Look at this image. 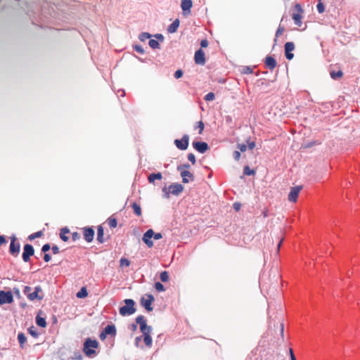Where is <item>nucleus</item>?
I'll return each mask as SVG.
<instances>
[{"instance_id":"obj_45","label":"nucleus","mask_w":360,"mask_h":360,"mask_svg":"<svg viewBox=\"0 0 360 360\" xmlns=\"http://www.w3.org/2000/svg\"><path fill=\"white\" fill-rule=\"evenodd\" d=\"M190 167L191 166L189 164L185 163V164L180 165L177 166V170L181 172V171H183V169H189Z\"/></svg>"},{"instance_id":"obj_63","label":"nucleus","mask_w":360,"mask_h":360,"mask_svg":"<svg viewBox=\"0 0 360 360\" xmlns=\"http://www.w3.org/2000/svg\"><path fill=\"white\" fill-rule=\"evenodd\" d=\"M6 243V238L4 236H0V246Z\"/></svg>"},{"instance_id":"obj_47","label":"nucleus","mask_w":360,"mask_h":360,"mask_svg":"<svg viewBox=\"0 0 360 360\" xmlns=\"http://www.w3.org/2000/svg\"><path fill=\"white\" fill-rule=\"evenodd\" d=\"M32 288L30 286L26 285L24 287L23 293L27 295L28 297V294L31 293Z\"/></svg>"},{"instance_id":"obj_48","label":"nucleus","mask_w":360,"mask_h":360,"mask_svg":"<svg viewBox=\"0 0 360 360\" xmlns=\"http://www.w3.org/2000/svg\"><path fill=\"white\" fill-rule=\"evenodd\" d=\"M188 160L191 162L193 165L195 163V157L193 153L188 154Z\"/></svg>"},{"instance_id":"obj_39","label":"nucleus","mask_w":360,"mask_h":360,"mask_svg":"<svg viewBox=\"0 0 360 360\" xmlns=\"http://www.w3.org/2000/svg\"><path fill=\"white\" fill-rule=\"evenodd\" d=\"M108 224L110 228H115L117 226V221L115 218H109Z\"/></svg>"},{"instance_id":"obj_5","label":"nucleus","mask_w":360,"mask_h":360,"mask_svg":"<svg viewBox=\"0 0 360 360\" xmlns=\"http://www.w3.org/2000/svg\"><path fill=\"white\" fill-rule=\"evenodd\" d=\"M136 322L137 324H139L141 332L143 334L151 333L153 328L150 326L147 325L146 321L143 316L140 315L137 316L136 318Z\"/></svg>"},{"instance_id":"obj_44","label":"nucleus","mask_w":360,"mask_h":360,"mask_svg":"<svg viewBox=\"0 0 360 360\" xmlns=\"http://www.w3.org/2000/svg\"><path fill=\"white\" fill-rule=\"evenodd\" d=\"M215 98V95L214 93L212 92H210L208 93L207 94L205 95L204 99L206 101H213L214 100Z\"/></svg>"},{"instance_id":"obj_33","label":"nucleus","mask_w":360,"mask_h":360,"mask_svg":"<svg viewBox=\"0 0 360 360\" xmlns=\"http://www.w3.org/2000/svg\"><path fill=\"white\" fill-rule=\"evenodd\" d=\"M243 174L247 176L254 175L255 174V171L250 169L249 166L246 165L243 168Z\"/></svg>"},{"instance_id":"obj_49","label":"nucleus","mask_w":360,"mask_h":360,"mask_svg":"<svg viewBox=\"0 0 360 360\" xmlns=\"http://www.w3.org/2000/svg\"><path fill=\"white\" fill-rule=\"evenodd\" d=\"M51 249V246H50V244L49 243H46L44 244L42 248H41V252L46 253V252H48L49 250Z\"/></svg>"},{"instance_id":"obj_51","label":"nucleus","mask_w":360,"mask_h":360,"mask_svg":"<svg viewBox=\"0 0 360 360\" xmlns=\"http://www.w3.org/2000/svg\"><path fill=\"white\" fill-rule=\"evenodd\" d=\"M183 75V71L181 70H177L175 72H174V77L176 79H179L180 77H181Z\"/></svg>"},{"instance_id":"obj_61","label":"nucleus","mask_w":360,"mask_h":360,"mask_svg":"<svg viewBox=\"0 0 360 360\" xmlns=\"http://www.w3.org/2000/svg\"><path fill=\"white\" fill-rule=\"evenodd\" d=\"M142 340V336H138L135 338V346L139 347V342Z\"/></svg>"},{"instance_id":"obj_60","label":"nucleus","mask_w":360,"mask_h":360,"mask_svg":"<svg viewBox=\"0 0 360 360\" xmlns=\"http://www.w3.org/2000/svg\"><path fill=\"white\" fill-rule=\"evenodd\" d=\"M51 259V257L50 256L49 254L48 253H44V260L46 262H50V260Z\"/></svg>"},{"instance_id":"obj_4","label":"nucleus","mask_w":360,"mask_h":360,"mask_svg":"<svg viewBox=\"0 0 360 360\" xmlns=\"http://www.w3.org/2000/svg\"><path fill=\"white\" fill-rule=\"evenodd\" d=\"M295 12L292 13V18L294 20V23L295 25L300 27L302 24V13L304 12L302 6L300 4H296L295 6Z\"/></svg>"},{"instance_id":"obj_29","label":"nucleus","mask_w":360,"mask_h":360,"mask_svg":"<svg viewBox=\"0 0 360 360\" xmlns=\"http://www.w3.org/2000/svg\"><path fill=\"white\" fill-rule=\"evenodd\" d=\"M70 232L69 229L67 227L63 228L60 230V237L62 240L66 242L68 240L69 238L66 236L67 233Z\"/></svg>"},{"instance_id":"obj_42","label":"nucleus","mask_w":360,"mask_h":360,"mask_svg":"<svg viewBox=\"0 0 360 360\" xmlns=\"http://www.w3.org/2000/svg\"><path fill=\"white\" fill-rule=\"evenodd\" d=\"M155 288L159 292H163L165 290L163 284H162L160 282H156L155 283Z\"/></svg>"},{"instance_id":"obj_38","label":"nucleus","mask_w":360,"mask_h":360,"mask_svg":"<svg viewBox=\"0 0 360 360\" xmlns=\"http://www.w3.org/2000/svg\"><path fill=\"white\" fill-rule=\"evenodd\" d=\"M120 264L121 266H129L130 265V261L124 257H122L120 260Z\"/></svg>"},{"instance_id":"obj_25","label":"nucleus","mask_w":360,"mask_h":360,"mask_svg":"<svg viewBox=\"0 0 360 360\" xmlns=\"http://www.w3.org/2000/svg\"><path fill=\"white\" fill-rule=\"evenodd\" d=\"M35 321L37 325L41 328H45L47 325L45 318L40 316L39 314L37 315Z\"/></svg>"},{"instance_id":"obj_14","label":"nucleus","mask_w":360,"mask_h":360,"mask_svg":"<svg viewBox=\"0 0 360 360\" xmlns=\"http://www.w3.org/2000/svg\"><path fill=\"white\" fill-rule=\"evenodd\" d=\"M193 146L200 153H204L209 149L208 144L204 141H194L193 142Z\"/></svg>"},{"instance_id":"obj_43","label":"nucleus","mask_w":360,"mask_h":360,"mask_svg":"<svg viewBox=\"0 0 360 360\" xmlns=\"http://www.w3.org/2000/svg\"><path fill=\"white\" fill-rule=\"evenodd\" d=\"M199 129V134H201L204 129V123L202 121L196 122L195 129Z\"/></svg>"},{"instance_id":"obj_32","label":"nucleus","mask_w":360,"mask_h":360,"mask_svg":"<svg viewBox=\"0 0 360 360\" xmlns=\"http://www.w3.org/2000/svg\"><path fill=\"white\" fill-rule=\"evenodd\" d=\"M88 295V292L86 289L83 287L81 290L77 293V297L78 298H84Z\"/></svg>"},{"instance_id":"obj_41","label":"nucleus","mask_w":360,"mask_h":360,"mask_svg":"<svg viewBox=\"0 0 360 360\" xmlns=\"http://www.w3.org/2000/svg\"><path fill=\"white\" fill-rule=\"evenodd\" d=\"M134 49L140 54H143L145 53V50L141 45L136 44L134 46Z\"/></svg>"},{"instance_id":"obj_22","label":"nucleus","mask_w":360,"mask_h":360,"mask_svg":"<svg viewBox=\"0 0 360 360\" xmlns=\"http://www.w3.org/2000/svg\"><path fill=\"white\" fill-rule=\"evenodd\" d=\"M162 175L161 172L151 173L148 176V181L150 184H155V180H161Z\"/></svg>"},{"instance_id":"obj_2","label":"nucleus","mask_w":360,"mask_h":360,"mask_svg":"<svg viewBox=\"0 0 360 360\" xmlns=\"http://www.w3.org/2000/svg\"><path fill=\"white\" fill-rule=\"evenodd\" d=\"M98 342L96 340L87 338L84 342L83 352L89 357L96 354L95 349L98 348Z\"/></svg>"},{"instance_id":"obj_59","label":"nucleus","mask_w":360,"mask_h":360,"mask_svg":"<svg viewBox=\"0 0 360 360\" xmlns=\"http://www.w3.org/2000/svg\"><path fill=\"white\" fill-rule=\"evenodd\" d=\"M238 148L240 149V150L241 152H245L247 150V146L245 144H244V143L239 144L238 145Z\"/></svg>"},{"instance_id":"obj_24","label":"nucleus","mask_w":360,"mask_h":360,"mask_svg":"<svg viewBox=\"0 0 360 360\" xmlns=\"http://www.w3.org/2000/svg\"><path fill=\"white\" fill-rule=\"evenodd\" d=\"M104 230L101 225L98 226L97 229V240L99 243H104Z\"/></svg>"},{"instance_id":"obj_20","label":"nucleus","mask_w":360,"mask_h":360,"mask_svg":"<svg viewBox=\"0 0 360 360\" xmlns=\"http://www.w3.org/2000/svg\"><path fill=\"white\" fill-rule=\"evenodd\" d=\"M103 331L108 335L115 337L117 333L116 327L114 324L107 325L103 330Z\"/></svg>"},{"instance_id":"obj_52","label":"nucleus","mask_w":360,"mask_h":360,"mask_svg":"<svg viewBox=\"0 0 360 360\" xmlns=\"http://www.w3.org/2000/svg\"><path fill=\"white\" fill-rule=\"evenodd\" d=\"M79 238H80V235H79V233H77V232H73V233H72V240H73V241H76V240H77L78 239H79Z\"/></svg>"},{"instance_id":"obj_57","label":"nucleus","mask_w":360,"mask_h":360,"mask_svg":"<svg viewBox=\"0 0 360 360\" xmlns=\"http://www.w3.org/2000/svg\"><path fill=\"white\" fill-rule=\"evenodd\" d=\"M200 46L202 48H206L208 46V41L207 39L201 40Z\"/></svg>"},{"instance_id":"obj_50","label":"nucleus","mask_w":360,"mask_h":360,"mask_svg":"<svg viewBox=\"0 0 360 360\" xmlns=\"http://www.w3.org/2000/svg\"><path fill=\"white\" fill-rule=\"evenodd\" d=\"M318 144H319V142H317V141H311V142H308V143H305V145H304V148H311V147H312L313 146H314V145H318Z\"/></svg>"},{"instance_id":"obj_12","label":"nucleus","mask_w":360,"mask_h":360,"mask_svg":"<svg viewBox=\"0 0 360 360\" xmlns=\"http://www.w3.org/2000/svg\"><path fill=\"white\" fill-rule=\"evenodd\" d=\"M84 238L87 243H91L94 240V230L92 227H84L83 229Z\"/></svg>"},{"instance_id":"obj_9","label":"nucleus","mask_w":360,"mask_h":360,"mask_svg":"<svg viewBox=\"0 0 360 360\" xmlns=\"http://www.w3.org/2000/svg\"><path fill=\"white\" fill-rule=\"evenodd\" d=\"M13 302V296L11 291L0 290V305L11 304Z\"/></svg>"},{"instance_id":"obj_21","label":"nucleus","mask_w":360,"mask_h":360,"mask_svg":"<svg viewBox=\"0 0 360 360\" xmlns=\"http://www.w3.org/2000/svg\"><path fill=\"white\" fill-rule=\"evenodd\" d=\"M265 65L269 69L273 70L276 67L277 63L274 57L269 56L265 59Z\"/></svg>"},{"instance_id":"obj_58","label":"nucleus","mask_w":360,"mask_h":360,"mask_svg":"<svg viewBox=\"0 0 360 360\" xmlns=\"http://www.w3.org/2000/svg\"><path fill=\"white\" fill-rule=\"evenodd\" d=\"M153 238L155 240H160L162 238V235L161 233H155L154 232Z\"/></svg>"},{"instance_id":"obj_37","label":"nucleus","mask_w":360,"mask_h":360,"mask_svg":"<svg viewBox=\"0 0 360 360\" xmlns=\"http://www.w3.org/2000/svg\"><path fill=\"white\" fill-rule=\"evenodd\" d=\"M316 9L319 13H322L325 11V6L321 0H319V3L316 5Z\"/></svg>"},{"instance_id":"obj_23","label":"nucleus","mask_w":360,"mask_h":360,"mask_svg":"<svg viewBox=\"0 0 360 360\" xmlns=\"http://www.w3.org/2000/svg\"><path fill=\"white\" fill-rule=\"evenodd\" d=\"M179 23L180 22L178 18L174 20L173 22L168 26L167 32L171 34L176 32L179 26Z\"/></svg>"},{"instance_id":"obj_19","label":"nucleus","mask_w":360,"mask_h":360,"mask_svg":"<svg viewBox=\"0 0 360 360\" xmlns=\"http://www.w3.org/2000/svg\"><path fill=\"white\" fill-rule=\"evenodd\" d=\"M181 176L182 177V182L184 184H187L189 182V179L191 181L194 180L193 174L188 170H183L181 172Z\"/></svg>"},{"instance_id":"obj_3","label":"nucleus","mask_w":360,"mask_h":360,"mask_svg":"<svg viewBox=\"0 0 360 360\" xmlns=\"http://www.w3.org/2000/svg\"><path fill=\"white\" fill-rule=\"evenodd\" d=\"M124 305L119 309L120 314L123 316H130L136 312L135 302L132 299H125L124 300Z\"/></svg>"},{"instance_id":"obj_1","label":"nucleus","mask_w":360,"mask_h":360,"mask_svg":"<svg viewBox=\"0 0 360 360\" xmlns=\"http://www.w3.org/2000/svg\"><path fill=\"white\" fill-rule=\"evenodd\" d=\"M184 190V186L179 183H173L168 187L164 186L162 188L163 193L162 197L165 199L170 198V194L174 195H179Z\"/></svg>"},{"instance_id":"obj_55","label":"nucleus","mask_w":360,"mask_h":360,"mask_svg":"<svg viewBox=\"0 0 360 360\" xmlns=\"http://www.w3.org/2000/svg\"><path fill=\"white\" fill-rule=\"evenodd\" d=\"M51 248L52 252L55 255L59 253V252H60L59 248L56 245H53Z\"/></svg>"},{"instance_id":"obj_34","label":"nucleus","mask_w":360,"mask_h":360,"mask_svg":"<svg viewBox=\"0 0 360 360\" xmlns=\"http://www.w3.org/2000/svg\"><path fill=\"white\" fill-rule=\"evenodd\" d=\"M160 278L162 282H167L169 278V273L167 271H164L161 272Z\"/></svg>"},{"instance_id":"obj_35","label":"nucleus","mask_w":360,"mask_h":360,"mask_svg":"<svg viewBox=\"0 0 360 360\" xmlns=\"http://www.w3.org/2000/svg\"><path fill=\"white\" fill-rule=\"evenodd\" d=\"M150 37H151V34L148 32H141L139 36V39L142 41H144L146 39H150Z\"/></svg>"},{"instance_id":"obj_62","label":"nucleus","mask_w":360,"mask_h":360,"mask_svg":"<svg viewBox=\"0 0 360 360\" xmlns=\"http://www.w3.org/2000/svg\"><path fill=\"white\" fill-rule=\"evenodd\" d=\"M13 293L17 296V297H20V290L17 288H13Z\"/></svg>"},{"instance_id":"obj_6","label":"nucleus","mask_w":360,"mask_h":360,"mask_svg":"<svg viewBox=\"0 0 360 360\" xmlns=\"http://www.w3.org/2000/svg\"><path fill=\"white\" fill-rule=\"evenodd\" d=\"M16 237L13 236L11 238V244L9 247V252L14 257H17L19 255L20 250V244L18 242H16Z\"/></svg>"},{"instance_id":"obj_28","label":"nucleus","mask_w":360,"mask_h":360,"mask_svg":"<svg viewBox=\"0 0 360 360\" xmlns=\"http://www.w3.org/2000/svg\"><path fill=\"white\" fill-rule=\"evenodd\" d=\"M18 340L21 348H24V345L26 342L27 338L23 333H19L18 335Z\"/></svg>"},{"instance_id":"obj_26","label":"nucleus","mask_w":360,"mask_h":360,"mask_svg":"<svg viewBox=\"0 0 360 360\" xmlns=\"http://www.w3.org/2000/svg\"><path fill=\"white\" fill-rule=\"evenodd\" d=\"M330 77L334 79L337 80L338 79H340L343 76V72L342 70L335 71V70H330Z\"/></svg>"},{"instance_id":"obj_53","label":"nucleus","mask_w":360,"mask_h":360,"mask_svg":"<svg viewBox=\"0 0 360 360\" xmlns=\"http://www.w3.org/2000/svg\"><path fill=\"white\" fill-rule=\"evenodd\" d=\"M233 157L236 160H239L240 158V153L238 150H235L233 152Z\"/></svg>"},{"instance_id":"obj_40","label":"nucleus","mask_w":360,"mask_h":360,"mask_svg":"<svg viewBox=\"0 0 360 360\" xmlns=\"http://www.w3.org/2000/svg\"><path fill=\"white\" fill-rule=\"evenodd\" d=\"M29 333L34 338L39 336L38 332L34 329V326H31L28 328Z\"/></svg>"},{"instance_id":"obj_31","label":"nucleus","mask_w":360,"mask_h":360,"mask_svg":"<svg viewBox=\"0 0 360 360\" xmlns=\"http://www.w3.org/2000/svg\"><path fill=\"white\" fill-rule=\"evenodd\" d=\"M148 44L153 49H160V44L156 39H150L149 40Z\"/></svg>"},{"instance_id":"obj_11","label":"nucleus","mask_w":360,"mask_h":360,"mask_svg":"<svg viewBox=\"0 0 360 360\" xmlns=\"http://www.w3.org/2000/svg\"><path fill=\"white\" fill-rule=\"evenodd\" d=\"M147 299L142 297L141 299V304L145 307V309L148 311H151L153 310V307H151L152 302L155 300V298L153 295L147 294Z\"/></svg>"},{"instance_id":"obj_16","label":"nucleus","mask_w":360,"mask_h":360,"mask_svg":"<svg viewBox=\"0 0 360 360\" xmlns=\"http://www.w3.org/2000/svg\"><path fill=\"white\" fill-rule=\"evenodd\" d=\"M301 189L302 186H299L292 187L288 195V200L293 202H296Z\"/></svg>"},{"instance_id":"obj_15","label":"nucleus","mask_w":360,"mask_h":360,"mask_svg":"<svg viewBox=\"0 0 360 360\" xmlns=\"http://www.w3.org/2000/svg\"><path fill=\"white\" fill-rule=\"evenodd\" d=\"M295 49V44L292 41H288L285 44V55L288 60H292L294 54L291 53Z\"/></svg>"},{"instance_id":"obj_46","label":"nucleus","mask_w":360,"mask_h":360,"mask_svg":"<svg viewBox=\"0 0 360 360\" xmlns=\"http://www.w3.org/2000/svg\"><path fill=\"white\" fill-rule=\"evenodd\" d=\"M284 31V27L279 25L276 32V37H278Z\"/></svg>"},{"instance_id":"obj_8","label":"nucleus","mask_w":360,"mask_h":360,"mask_svg":"<svg viewBox=\"0 0 360 360\" xmlns=\"http://www.w3.org/2000/svg\"><path fill=\"white\" fill-rule=\"evenodd\" d=\"M34 249L30 244H25L23 247V252L22 255V260L25 262H27L30 259V257L34 255Z\"/></svg>"},{"instance_id":"obj_64","label":"nucleus","mask_w":360,"mask_h":360,"mask_svg":"<svg viewBox=\"0 0 360 360\" xmlns=\"http://www.w3.org/2000/svg\"><path fill=\"white\" fill-rule=\"evenodd\" d=\"M234 210L238 211L240 209V204L238 202H235L233 205Z\"/></svg>"},{"instance_id":"obj_17","label":"nucleus","mask_w":360,"mask_h":360,"mask_svg":"<svg viewBox=\"0 0 360 360\" xmlns=\"http://www.w3.org/2000/svg\"><path fill=\"white\" fill-rule=\"evenodd\" d=\"M41 292V288L39 285H37L34 288V290L30 294H28V299L30 301H34V300H41L44 298V295H39V292Z\"/></svg>"},{"instance_id":"obj_30","label":"nucleus","mask_w":360,"mask_h":360,"mask_svg":"<svg viewBox=\"0 0 360 360\" xmlns=\"http://www.w3.org/2000/svg\"><path fill=\"white\" fill-rule=\"evenodd\" d=\"M131 207H132L134 212L136 215H137V216L141 215V207L139 204H137L136 202H134L132 204Z\"/></svg>"},{"instance_id":"obj_27","label":"nucleus","mask_w":360,"mask_h":360,"mask_svg":"<svg viewBox=\"0 0 360 360\" xmlns=\"http://www.w3.org/2000/svg\"><path fill=\"white\" fill-rule=\"evenodd\" d=\"M143 337V341H144L146 345L148 347H151L152 343H153V340L150 336V333L143 334L142 338Z\"/></svg>"},{"instance_id":"obj_13","label":"nucleus","mask_w":360,"mask_h":360,"mask_svg":"<svg viewBox=\"0 0 360 360\" xmlns=\"http://www.w3.org/2000/svg\"><path fill=\"white\" fill-rule=\"evenodd\" d=\"M194 60L197 65H203L205 64V57L204 51L200 49L195 53Z\"/></svg>"},{"instance_id":"obj_54","label":"nucleus","mask_w":360,"mask_h":360,"mask_svg":"<svg viewBox=\"0 0 360 360\" xmlns=\"http://www.w3.org/2000/svg\"><path fill=\"white\" fill-rule=\"evenodd\" d=\"M154 37L160 41H163L165 39L164 36L162 34H156L154 35Z\"/></svg>"},{"instance_id":"obj_7","label":"nucleus","mask_w":360,"mask_h":360,"mask_svg":"<svg viewBox=\"0 0 360 360\" xmlns=\"http://www.w3.org/2000/svg\"><path fill=\"white\" fill-rule=\"evenodd\" d=\"M189 143V136L184 134L181 139H175L174 144L177 148L181 150H186Z\"/></svg>"},{"instance_id":"obj_18","label":"nucleus","mask_w":360,"mask_h":360,"mask_svg":"<svg viewBox=\"0 0 360 360\" xmlns=\"http://www.w3.org/2000/svg\"><path fill=\"white\" fill-rule=\"evenodd\" d=\"M193 3L191 0H182L181 3V7L182 8L184 15L191 13V8L192 7Z\"/></svg>"},{"instance_id":"obj_10","label":"nucleus","mask_w":360,"mask_h":360,"mask_svg":"<svg viewBox=\"0 0 360 360\" xmlns=\"http://www.w3.org/2000/svg\"><path fill=\"white\" fill-rule=\"evenodd\" d=\"M153 235L154 231L151 229H148L143 233L142 240L148 248H152L154 245L153 240H151V238L153 237Z\"/></svg>"},{"instance_id":"obj_56","label":"nucleus","mask_w":360,"mask_h":360,"mask_svg":"<svg viewBox=\"0 0 360 360\" xmlns=\"http://www.w3.org/2000/svg\"><path fill=\"white\" fill-rule=\"evenodd\" d=\"M252 72V69L249 66H245L243 69V73L245 74H251Z\"/></svg>"},{"instance_id":"obj_36","label":"nucleus","mask_w":360,"mask_h":360,"mask_svg":"<svg viewBox=\"0 0 360 360\" xmlns=\"http://www.w3.org/2000/svg\"><path fill=\"white\" fill-rule=\"evenodd\" d=\"M42 231H37L32 234H30L29 236H28V239L30 240H32L37 238H39L42 236Z\"/></svg>"}]
</instances>
